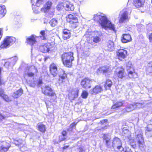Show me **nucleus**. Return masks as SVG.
<instances>
[{"mask_svg": "<svg viewBox=\"0 0 152 152\" xmlns=\"http://www.w3.org/2000/svg\"><path fill=\"white\" fill-rule=\"evenodd\" d=\"M93 20L98 23L102 28L105 29L108 28L114 32H116L115 25L109 20L106 16L96 14L94 15Z\"/></svg>", "mask_w": 152, "mask_h": 152, "instance_id": "f257e3e1", "label": "nucleus"}, {"mask_svg": "<svg viewBox=\"0 0 152 152\" xmlns=\"http://www.w3.org/2000/svg\"><path fill=\"white\" fill-rule=\"evenodd\" d=\"M42 93L45 96L50 97V100H46L45 103L47 106L49 107V104L52 103V101H54L57 98L56 93L50 86L45 85L42 88Z\"/></svg>", "mask_w": 152, "mask_h": 152, "instance_id": "f03ea898", "label": "nucleus"}, {"mask_svg": "<svg viewBox=\"0 0 152 152\" xmlns=\"http://www.w3.org/2000/svg\"><path fill=\"white\" fill-rule=\"evenodd\" d=\"M61 62L65 67L70 68L73 65V61L74 60V53L72 51L65 52L61 56Z\"/></svg>", "mask_w": 152, "mask_h": 152, "instance_id": "7ed1b4c3", "label": "nucleus"}, {"mask_svg": "<svg viewBox=\"0 0 152 152\" xmlns=\"http://www.w3.org/2000/svg\"><path fill=\"white\" fill-rule=\"evenodd\" d=\"M16 38L13 37L6 36L1 42L0 45V49L9 48L14 44L16 41Z\"/></svg>", "mask_w": 152, "mask_h": 152, "instance_id": "20e7f679", "label": "nucleus"}, {"mask_svg": "<svg viewBox=\"0 0 152 152\" xmlns=\"http://www.w3.org/2000/svg\"><path fill=\"white\" fill-rule=\"evenodd\" d=\"M127 68V78L129 79H135L138 76L134 67L130 62H128L126 64Z\"/></svg>", "mask_w": 152, "mask_h": 152, "instance_id": "39448f33", "label": "nucleus"}, {"mask_svg": "<svg viewBox=\"0 0 152 152\" xmlns=\"http://www.w3.org/2000/svg\"><path fill=\"white\" fill-rule=\"evenodd\" d=\"M67 22L69 23V26L72 29H75L79 25V22L77 17L71 14H69L66 17Z\"/></svg>", "mask_w": 152, "mask_h": 152, "instance_id": "423d86ee", "label": "nucleus"}, {"mask_svg": "<svg viewBox=\"0 0 152 152\" xmlns=\"http://www.w3.org/2000/svg\"><path fill=\"white\" fill-rule=\"evenodd\" d=\"M136 139L137 141L138 149L141 151L145 150L146 148V145L145 144L144 138L142 137V135L139 134H137L136 137Z\"/></svg>", "mask_w": 152, "mask_h": 152, "instance_id": "0eeeda50", "label": "nucleus"}, {"mask_svg": "<svg viewBox=\"0 0 152 152\" xmlns=\"http://www.w3.org/2000/svg\"><path fill=\"white\" fill-rule=\"evenodd\" d=\"M117 69L118 70L115 72L114 76L118 80L125 78L126 76L125 68L122 66L118 67Z\"/></svg>", "mask_w": 152, "mask_h": 152, "instance_id": "6e6552de", "label": "nucleus"}, {"mask_svg": "<svg viewBox=\"0 0 152 152\" xmlns=\"http://www.w3.org/2000/svg\"><path fill=\"white\" fill-rule=\"evenodd\" d=\"M112 147L115 150L117 149L119 151L121 149H123L122 146V143L120 139L117 137H114L112 140Z\"/></svg>", "mask_w": 152, "mask_h": 152, "instance_id": "1a4fd4ad", "label": "nucleus"}, {"mask_svg": "<svg viewBox=\"0 0 152 152\" xmlns=\"http://www.w3.org/2000/svg\"><path fill=\"white\" fill-rule=\"evenodd\" d=\"M116 56L118 59L122 61L126 58L127 56V51L123 49L120 48L117 50L116 52Z\"/></svg>", "mask_w": 152, "mask_h": 152, "instance_id": "9d476101", "label": "nucleus"}, {"mask_svg": "<svg viewBox=\"0 0 152 152\" xmlns=\"http://www.w3.org/2000/svg\"><path fill=\"white\" fill-rule=\"evenodd\" d=\"M122 12V13L119 17V22L120 23H123L128 21L129 20L128 17V12L126 8L123 9Z\"/></svg>", "mask_w": 152, "mask_h": 152, "instance_id": "9b49d317", "label": "nucleus"}, {"mask_svg": "<svg viewBox=\"0 0 152 152\" xmlns=\"http://www.w3.org/2000/svg\"><path fill=\"white\" fill-rule=\"evenodd\" d=\"M92 82V80L89 78L85 77L81 80L80 85L84 88L89 89L91 87V84Z\"/></svg>", "mask_w": 152, "mask_h": 152, "instance_id": "f8f14e48", "label": "nucleus"}, {"mask_svg": "<svg viewBox=\"0 0 152 152\" xmlns=\"http://www.w3.org/2000/svg\"><path fill=\"white\" fill-rule=\"evenodd\" d=\"M49 71L50 74L53 77L56 76L58 74V68L57 65L54 63H51L49 66Z\"/></svg>", "mask_w": 152, "mask_h": 152, "instance_id": "ddd939ff", "label": "nucleus"}, {"mask_svg": "<svg viewBox=\"0 0 152 152\" xmlns=\"http://www.w3.org/2000/svg\"><path fill=\"white\" fill-rule=\"evenodd\" d=\"M103 90L102 87L100 85H96L91 90L90 93L92 95H96L101 93Z\"/></svg>", "mask_w": 152, "mask_h": 152, "instance_id": "4468645a", "label": "nucleus"}, {"mask_svg": "<svg viewBox=\"0 0 152 152\" xmlns=\"http://www.w3.org/2000/svg\"><path fill=\"white\" fill-rule=\"evenodd\" d=\"M11 147V145L10 143L3 141L2 144L0 145V152H7Z\"/></svg>", "mask_w": 152, "mask_h": 152, "instance_id": "2eb2a0df", "label": "nucleus"}, {"mask_svg": "<svg viewBox=\"0 0 152 152\" xmlns=\"http://www.w3.org/2000/svg\"><path fill=\"white\" fill-rule=\"evenodd\" d=\"M132 40L131 35L129 34H123L121 37V41L123 43H126Z\"/></svg>", "mask_w": 152, "mask_h": 152, "instance_id": "dca6fc26", "label": "nucleus"}, {"mask_svg": "<svg viewBox=\"0 0 152 152\" xmlns=\"http://www.w3.org/2000/svg\"><path fill=\"white\" fill-rule=\"evenodd\" d=\"M39 37L38 36L32 35L26 39V42L28 44L33 45L37 42L36 39Z\"/></svg>", "mask_w": 152, "mask_h": 152, "instance_id": "f3484780", "label": "nucleus"}, {"mask_svg": "<svg viewBox=\"0 0 152 152\" xmlns=\"http://www.w3.org/2000/svg\"><path fill=\"white\" fill-rule=\"evenodd\" d=\"M124 101H119L114 103L111 106V109L112 110H115L120 108L124 106Z\"/></svg>", "mask_w": 152, "mask_h": 152, "instance_id": "a211bd4d", "label": "nucleus"}, {"mask_svg": "<svg viewBox=\"0 0 152 152\" xmlns=\"http://www.w3.org/2000/svg\"><path fill=\"white\" fill-rule=\"evenodd\" d=\"M108 134H103L102 138L104 141H105L106 146L108 148H110L111 146V138L108 137Z\"/></svg>", "mask_w": 152, "mask_h": 152, "instance_id": "6ab92c4d", "label": "nucleus"}, {"mask_svg": "<svg viewBox=\"0 0 152 152\" xmlns=\"http://www.w3.org/2000/svg\"><path fill=\"white\" fill-rule=\"evenodd\" d=\"M79 90L77 89H72L68 94L69 97L73 99L77 98L78 96Z\"/></svg>", "mask_w": 152, "mask_h": 152, "instance_id": "aec40b11", "label": "nucleus"}, {"mask_svg": "<svg viewBox=\"0 0 152 152\" xmlns=\"http://www.w3.org/2000/svg\"><path fill=\"white\" fill-rule=\"evenodd\" d=\"M38 50L42 53H47L50 51V48L46 43L40 45L38 48Z\"/></svg>", "mask_w": 152, "mask_h": 152, "instance_id": "412c9836", "label": "nucleus"}, {"mask_svg": "<svg viewBox=\"0 0 152 152\" xmlns=\"http://www.w3.org/2000/svg\"><path fill=\"white\" fill-rule=\"evenodd\" d=\"M52 5V2L51 1H48L45 3L44 7L41 8V11L45 13L48 10L50 9Z\"/></svg>", "mask_w": 152, "mask_h": 152, "instance_id": "4be33fe9", "label": "nucleus"}, {"mask_svg": "<svg viewBox=\"0 0 152 152\" xmlns=\"http://www.w3.org/2000/svg\"><path fill=\"white\" fill-rule=\"evenodd\" d=\"M0 97L6 102L11 101L8 96L5 94L4 90L1 88H0Z\"/></svg>", "mask_w": 152, "mask_h": 152, "instance_id": "5701e85b", "label": "nucleus"}, {"mask_svg": "<svg viewBox=\"0 0 152 152\" xmlns=\"http://www.w3.org/2000/svg\"><path fill=\"white\" fill-rule=\"evenodd\" d=\"M113 85L112 80L109 79H106L104 83V86L105 90H110Z\"/></svg>", "mask_w": 152, "mask_h": 152, "instance_id": "b1692460", "label": "nucleus"}, {"mask_svg": "<svg viewBox=\"0 0 152 152\" xmlns=\"http://www.w3.org/2000/svg\"><path fill=\"white\" fill-rule=\"evenodd\" d=\"M63 38L64 40L67 39L71 37V34L69 31L67 29H64L63 31Z\"/></svg>", "mask_w": 152, "mask_h": 152, "instance_id": "393cba45", "label": "nucleus"}, {"mask_svg": "<svg viewBox=\"0 0 152 152\" xmlns=\"http://www.w3.org/2000/svg\"><path fill=\"white\" fill-rule=\"evenodd\" d=\"M145 1V0H134L133 4L136 7L139 8L143 6Z\"/></svg>", "mask_w": 152, "mask_h": 152, "instance_id": "a878e982", "label": "nucleus"}, {"mask_svg": "<svg viewBox=\"0 0 152 152\" xmlns=\"http://www.w3.org/2000/svg\"><path fill=\"white\" fill-rule=\"evenodd\" d=\"M98 70L99 72H102L103 74L110 72L111 71L110 69V67L107 66H103L100 67Z\"/></svg>", "mask_w": 152, "mask_h": 152, "instance_id": "bb28decb", "label": "nucleus"}, {"mask_svg": "<svg viewBox=\"0 0 152 152\" xmlns=\"http://www.w3.org/2000/svg\"><path fill=\"white\" fill-rule=\"evenodd\" d=\"M23 93V90L21 88H20L13 93L12 97L15 99L18 98L20 97Z\"/></svg>", "mask_w": 152, "mask_h": 152, "instance_id": "cd10ccee", "label": "nucleus"}, {"mask_svg": "<svg viewBox=\"0 0 152 152\" xmlns=\"http://www.w3.org/2000/svg\"><path fill=\"white\" fill-rule=\"evenodd\" d=\"M66 79H67V74L65 71L62 70L59 76V81H61L62 83L64 82H65V80Z\"/></svg>", "mask_w": 152, "mask_h": 152, "instance_id": "c85d7f7f", "label": "nucleus"}, {"mask_svg": "<svg viewBox=\"0 0 152 152\" xmlns=\"http://www.w3.org/2000/svg\"><path fill=\"white\" fill-rule=\"evenodd\" d=\"M38 130L42 133H45L46 131V128L45 125L40 123L37 125Z\"/></svg>", "mask_w": 152, "mask_h": 152, "instance_id": "c756f323", "label": "nucleus"}, {"mask_svg": "<svg viewBox=\"0 0 152 152\" xmlns=\"http://www.w3.org/2000/svg\"><path fill=\"white\" fill-rule=\"evenodd\" d=\"M66 7L68 11H73L74 9L73 4L69 1H66Z\"/></svg>", "mask_w": 152, "mask_h": 152, "instance_id": "7c9ffc66", "label": "nucleus"}, {"mask_svg": "<svg viewBox=\"0 0 152 152\" xmlns=\"http://www.w3.org/2000/svg\"><path fill=\"white\" fill-rule=\"evenodd\" d=\"M6 12V10L5 6L3 5H0V19L5 16Z\"/></svg>", "mask_w": 152, "mask_h": 152, "instance_id": "2f4dec72", "label": "nucleus"}, {"mask_svg": "<svg viewBox=\"0 0 152 152\" xmlns=\"http://www.w3.org/2000/svg\"><path fill=\"white\" fill-rule=\"evenodd\" d=\"M133 106L132 105H130L129 106L123 108L122 110L123 113H125L129 112L133 110L132 107Z\"/></svg>", "mask_w": 152, "mask_h": 152, "instance_id": "473e14b6", "label": "nucleus"}, {"mask_svg": "<svg viewBox=\"0 0 152 152\" xmlns=\"http://www.w3.org/2000/svg\"><path fill=\"white\" fill-rule=\"evenodd\" d=\"M107 46L108 50L111 51L114 47V43L113 42L109 40L107 42Z\"/></svg>", "mask_w": 152, "mask_h": 152, "instance_id": "72a5a7b5", "label": "nucleus"}, {"mask_svg": "<svg viewBox=\"0 0 152 152\" xmlns=\"http://www.w3.org/2000/svg\"><path fill=\"white\" fill-rule=\"evenodd\" d=\"M14 144L16 146H19L23 144V141L21 139L14 140Z\"/></svg>", "mask_w": 152, "mask_h": 152, "instance_id": "f704fd0d", "label": "nucleus"}, {"mask_svg": "<svg viewBox=\"0 0 152 152\" xmlns=\"http://www.w3.org/2000/svg\"><path fill=\"white\" fill-rule=\"evenodd\" d=\"M45 31L42 30L40 32V35L39 37L43 40H45L47 39L46 36L45 35Z\"/></svg>", "mask_w": 152, "mask_h": 152, "instance_id": "c9c22d12", "label": "nucleus"}, {"mask_svg": "<svg viewBox=\"0 0 152 152\" xmlns=\"http://www.w3.org/2000/svg\"><path fill=\"white\" fill-rule=\"evenodd\" d=\"M148 64L149 65V66L146 68V72L148 74L151 73L152 71L150 69L149 67L151 68L152 69V61L149 62Z\"/></svg>", "mask_w": 152, "mask_h": 152, "instance_id": "e433bc0d", "label": "nucleus"}, {"mask_svg": "<svg viewBox=\"0 0 152 152\" xmlns=\"http://www.w3.org/2000/svg\"><path fill=\"white\" fill-rule=\"evenodd\" d=\"M129 144L131 147L134 148H135L137 147V144L134 139L130 140Z\"/></svg>", "mask_w": 152, "mask_h": 152, "instance_id": "4c0bfd02", "label": "nucleus"}, {"mask_svg": "<svg viewBox=\"0 0 152 152\" xmlns=\"http://www.w3.org/2000/svg\"><path fill=\"white\" fill-rule=\"evenodd\" d=\"M51 26L52 27H54L57 24V20L55 19H52L50 22Z\"/></svg>", "mask_w": 152, "mask_h": 152, "instance_id": "58836bf2", "label": "nucleus"}, {"mask_svg": "<svg viewBox=\"0 0 152 152\" xmlns=\"http://www.w3.org/2000/svg\"><path fill=\"white\" fill-rule=\"evenodd\" d=\"M88 95V94L86 91L85 90L83 91L81 94V96L82 98L86 99Z\"/></svg>", "mask_w": 152, "mask_h": 152, "instance_id": "ea45409f", "label": "nucleus"}, {"mask_svg": "<svg viewBox=\"0 0 152 152\" xmlns=\"http://www.w3.org/2000/svg\"><path fill=\"white\" fill-rule=\"evenodd\" d=\"M77 123V122L74 121L70 124L69 127V128L71 129V130H72L74 128H75L76 126Z\"/></svg>", "mask_w": 152, "mask_h": 152, "instance_id": "a19ab883", "label": "nucleus"}, {"mask_svg": "<svg viewBox=\"0 0 152 152\" xmlns=\"http://www.w3.org/2000/svg\"><path fill=\"white\" fill-rule=\"evenodd\" d=\"M100 41V39L98 36H95L94 37L93 41L95 43H97Z\"/></svg>", "mask_w": 152, "mask_h": 152, "instance_id": "79ce46f5", "label": "nucleus"}, {"mask_svg": "<svg viewBox=\"0 0 152 152\" xmlns=\"http://www.w3.org/2000/svg\"><path fill=\"white\" fill-rule=\"evenodd\" d=\"M63 5L62 3H60L58 4L56 8L57 10L59 11L62 9H63L64 8Z\"/></svg>", "mask_w": 152, "mask_h": 152, "instance_id": "37998d69", "label": "nucleus"}, {"mask_svg": "<svg viewBox=\"0 0 152 152\" xmlns=\"http://www.w3.org/2000/svg\"><path fill=\"white\" fill-rule=\"evenodd\" d=\"M37 85L38 86H40L43 83L42 80V78H39L37 80Z\"/></svg>", "mask_w": 152, "mask_h": 152, "instance_id": "c03bdc74", "label": "nucleus"}, {"mask_svg": "<svg viewBox=\"0 0 152 152\" xmlns=\"http://www.w3.org/2000/svg\"><path fill=\"white\" fill-rule=\"evenodd\" d=\"M148 38L149 42L151 43L152 45V32L150 34L148 35Z\"/></svg>", "mask_w": 152, "mask_h": 152, "instance_id": "a18cd8bd", "label": "nucleus"}, {"mask_svg": "<svg viewBox=\"0 0 152 152\" xmlns=\"http://www.w3.org/2000/svg\"><path fill=\"white\" fill-rule=\"evenodd\" d=\"M61 134L62 136L65 137L66 136L67 134V132L65 130H63L61 132Z\"/></svg>", "mask_w": 152, "mask_h": 152, "instance_id": "49530a36", "label": "nucleus"}, {"mask_svg": "<svg viewBox=\"0 0 152 152\" xmlns=\"http://www.w3.org/2000/svg\"><path fill=\"white\" fill-rule=\"evenodd\" d=\"M27 75L28 77H33L34 75V73L32 72L28 73Z\"/></svg>", "mask_w": 152, "mask_h": 152, "instance_id": "de8ad7c7", "label": "nucleus"}, {"mask_svg": "<svg viewBox=\"0 0 152 152\" xmlns=\"http://www.w3.org/2000/svg\"><path fill=\"white\" fill-rule=\"evenodd\" d=\"M107 126L108 125H105L104 126L102 127L101 129H97V130L98 131H99L102 129L103 131V130L107 129Z\"/></svg>", "mask_w": 152, "mask_h": 152, "instance_id": "09e8293b", "label": "nucleus"}, {"mask_svg": "<svg viewBox=\"0 0 152 152\" xmlns=\"http://www.w3.org/2000/svg\"><path fill=\"white\" fill-rule=\"evenodd\" d=\"M3 34V29L2 28H0V40L1 39L2 37Z\"/></svg>", "mask_w": 152, "mask_h": 152, "instance_id": "8fccbe9b", "label": "nucleus"}, {"mask_svg": "<svg viewBox=\"0 0 152 152\" xmlns=\"http://www.w3.org/2000/svg\"><path fill=\"white\" fill-rule=\"evenodd\" d=\"M78 149L79 152H85V150L82 147H80Z\"/></svg>", "mask_w": 152, "mask_h": 152, "instance_id": "3c124183", "label": "nucleus"}, {"mask_svg": "<svg viewBox=\"0 0 152 152\" xmlns=\"http://www.w3.org/2000/svg\"><path fill=\"white\" fill-rule=\"evenodd\" d=\"M108 121V120L107 119H103L101 120L100 121L101 123L102 124L104 123H106Z\"/></svg>", "mask_w": 152, "mask_h": 152, "instance_id": "603ef678", "label": "nucleus"}, {"mask_svg": "<svg viewBox=\"0 0 152 152\" xmlns=\"http://www.w3.org/2000/svg\"><path fill=\"white\" fill-rule=\"evenodd\" d=\"M124 152H132L131 150L129 148H126Z\"/></svg>", "mask_w": 152, "mask_h": 152, "instance_id": "864d4df0", "label": "nucleus"}, {"mask_svg": "<svg viewBox=\"0 0 152 152\" xmlns=\"http://www.w3.org/2000/svg\"><path fill=\"white\" fill-rule=\"evenodd\" d=\"M5 118L4 116H3L0 113V120H2Z\"/></svg>", "mask_w": 152, "mask_h": 152, "instance_id": "5fc2aeb1", "label": "nucleus"}, {"mask_svg": "<svg viewBox=\"0 0 152 152\" xmlns=\"http://www.w3.org/2000/svg\"><path fill=\"white\" fill-rule=\"evenodd\" d=\"M42 0H37L36 5H37V4H39L40 3L42 2Z\"/></svg>", "mask_w": 152, "mask_h": 152, "instance_id": "6e6d98bb", "label": "nucleus"}, {"mask_svg": "<svg viewBox=\"0 0 152 152\" xmlns=\"http://www.w3.org/2000/svg\"><path fill=\"white\" fill-rule=\"evenodd\" d=\"M69 147V145H66V146H63L62 148V149L63 150H64L67 148H68Z\"/></svg>", "mask_w": 152, "mask_h": 152, "instance_id": "4d7b16f0", "label": "nucleus"}, {"mask_svg": "<svg viewBox=\"0 0 152 152\" xmlns=\"http://www.w3.org/2000/svg\"><path fill=\"white\" fill-rule=\"evenodd\" d=\"M66 139V138H65V137H63V138L60 141V142H61L62 141H64Z\"/></svg>", "mask_w": 152, "mask_h": 152, "instance_id": "13d9d810", "label": "nucleus"}, {"mask_svg": "<svg viewBox=\"0 0 152 152\" xmlns=\"http://www.w3.org/2000/svg\"><path fill=\"white\" fill-rule=\"evenodd\" d=\"M36 73L38 72V71H37V69H36Z\"/></svg>", "mask_w": 152, "mask_h": 152, "instance_id": "bf43d9fd", "label": "nucleus"}, {"mask_svg": "<svg viewBox=\"0 0 152 152\" xmlns=\"http://www.w3.org/2000/svg\"><path fill=\"white\" fill-rule=\"evenodd\" d=\"M151 3L152 4V0H151Z\"/></svg>", "mask_w": 152, "mask_h": 152, "instance_id": "052dcab7", "label": "nucleus"}]
</instances>
